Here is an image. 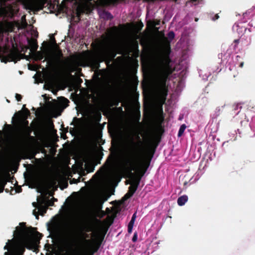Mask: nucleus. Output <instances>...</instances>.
<instances>
[{
    "label": "nucleus",
    "mask_w": 255,
    "mask_h": 255,
    "mask_svg": "<svg viewBox=\"0 0 255 255\" xmlns=\"http://www.w3.org/2000/svg\"><path fill=\"white\" fill-rule=\"evenodd\" d=\"M174 36H175V34L173 31H170L168 34V37L171 40L173 39L174 38Z\"/></svg>",
    "instance_id": "obj_9"
},
{
    "label": "nucleus",
    "mask_w": 255,
    "mask_h": 255,
    "mask_svg": "<svg viewBox=\"0 0 255 255\" xmlns=\"http://www.w3.org/2000/svg\"><path fill=\"white\" fill-rule=\"evenodd\" d=\"M186 128V126L185 124H183L180 126L179 131H178V137H180L182 135V134L184 132Z\"/></svg>",
    "instance_id": "obj_7"
},
{
    "label": "nucleus",
    "mask_w": 255,
    "mask_h": 255,
    "mask_svg": "<svg viewBox=\"0 0 255 255\" xmlns=\"http://www.w3.org/2000/svg\"><path fill=\"white\" fill-rule=\"evenodd\" d=\"M244 62H241L240 65V67L242 68L244 66Z\"/></svg>",
    "instance_id": "obj_16"
},
{
    "label": "nucleus",
    "mask_w": 255,
    "mask_h": 255,
    "mask_svg": "<svg viewBox=\"0 0 255 255\" xmlns=\"http://www.w3.org/2000/svg\"><path fill=\"white\" fill-rule=\"evenodd\" d=\"M188 197L187 195H183L179 197L177 199L178 205L180 206H183L187 202Z\"/></svg>",
    "instance_id": "obj_6"
},
{
    "label": "nucleus",
    "mask_w": 255,
    "mask_h": 255,
    "mask_svg": "<svg viewBox=\"0 0 255 255\" xmlns=\"http://www.w3.org/2000/svg\"><path fill=\"white\" fill-rule=\"evenodd\" d=\"M79 65H82V66H85V64H82V63H81V62H80V63H79Z\"/></svg>",
    "instance_id": "obj_17"
},
{
    "label": "nucleus",
    "mask_w": 255,
    "mask_h": 255,
    "mask_svg": "<svg viewBox=\"0 0 255 255\" xmlns=\"http://www.w3.org/2000/svg\"><path fill=\"white\" fill-rule=\"evenodd\" d=\"M121 202H117V201H113V221L116 216V214L120 212L121 211Z\"/></svg>",
    "instance_id": "obj_4"
},
{
    "label": "nucleus",
    "mask_w": 255,
    "mask_h": 255,
    "mask_svg": "<svg viewBox=\"0 0 255 255\" xmlns=\"http://www.w3.org/2000/svg\"><path fill=\"white\" fill-rule=\"evenodd\" d=\"M116 1H117V0H113V4H114V3L116 2Z\"/></svg>",
    "instance_id": "obj_18"
},
{
    "label": "nucleus",
    "mask_w": 255,
    "mask_h": 255,
    "mask_svg": "<svg viewBox=\"0 0 255 255\" xmlns=\"http://www.w3.org/2000/svg\"><path fill=\"white\" fill-rule=\"evenodd\" d=\"M37 45L35 43H33L31 45V50L34 51L37 48Z\"/></svg>",
    "instance_id": "obj_12"
},
{
    "label": "nucleus",
    "mask_w": 255,
    "mask_h": 255,
    "mask_svg": "<svg viewBox=\"0 0 255 255\" xmlns=\"http://www.w3.org/2000/svg\"><path fill=\"white\" fill-rule=\"evenodd\" d=\"M114 109L113 108V111ZM114 116L113 115V195L115 192L114 180L117 176L118 183L120 182L123 176L130 179V186L129 191L124 198L125 200L130 198L136 190L139 184L141 177L145 173L147 167L143 170L144 163L142 162L140 166L135 164L134 159L131 154L122 155L119 158L116 167H114Z\"/></svg>",
    "instance_id": "obj_1"
},
{
    "label": "nucleus",
    "mask_w": 255,
    "mask_h": 255,
    "mask_svg": "<svg viewBox=\"0 0 255 255\" xmlns=\"http://www.w3.org/2000/svg\"><path fill=\"white\" fill-rule=\"evenodd\" d=\"M161 118V121H163V119H162V118Z\"/></svg>",
    "instance_id": "obj_20"
},
{
    "label": "nucleus",
    "mask_w": 255,
    "mask_h": 255,
    "mask_svg": "<svg viewBox=\"0 0 255 255\" xmlns=\"http://www.w3.org/2000/svg\"><path fill=\"white\" fill-rule=\"evenodd\" d=\"M15 98L17 100V101H19L20 99H21V97L19 95H18V94H16L15 95Z\"/></svg>",
    "instance_id": "obj_13"
},
{
    "label": "nucleus",
    "mask_w": 255,
    "mask_h": 255,
    "mask_svg": "<svg viewBox=\"0 0 255 255\" xmlns=\"http://www.w3.org/2000/svg\"><path fill=\"white\" fill-rule=\"evenodd\" d=\"M56 52L57 53V56H60V55H61L60 52L58 50H57Z\"/></svg>",
    "instance_id": "obj_15"
},
{
    "label": "nucleus",
    "mask_w": 255,
    "mask_h": 255,
    "mask_svg": "<svg viewBox=\"0 0 255 255\" xmlns=\"http://www.w3.org/2000/svg\"><path fill=\"white\" fill-rule=\"evenodd\" d=\"M113 106L114 105V67H113Z\"/></svg>",
    "instance_id": "obj_10"
},
{
    "label": "nucleus",
    "mask_w": 255,
    "mask_h": 255,
    "mask_svg": "<svg viewBox=\"0 0 255 255\" xmlns=\"http://www.w3.org/2000/svg\"><path fill=\"white\" fill-rule=\"evenodd\" d=\"M171 73V70L164 63L161 56H156L151 60L148 67L149 79L156 88L162 102H164L167 95L166 81Z\"/></svg>",
    "instance_id": "obj_2"
},
{
    "label": "nucleus",
    "mask_w": 255,
    "mask_h": 255,
    "mask_svg": "<svg viewBox=\"0 0 255 255\" xmlns=\"http://www.w3.org/2000/svg\"><path fill=\"white\" fill-rule=\"evenodd\" d=\"M61 100H62V102L65 104H66L67 102V100L65 98H62L61 99Z\"/></svg>",
    "instance_id": "obj_14"
},
{
    "label": "nucleus",
    "mask_w": 255,
    "mask_h": 255,
    "mask_svg": "<svg viewBox=\"0 0 255 255\" xmlns=\"http://www.w3.org/2000/svg\"><path fill=\"white\" fill-rule=\"evenodd\" d=\"M113 29V47H114V32L116 31V27L113 26L112 28ZM116 56V54L114 53V51H113V59Z\"/></svg>",
    "instance_id": "obj_8"
},
{
    "label": "nucleus",
    "mask_w": 255,
    "mask_h": 255,
    "mask_svg": "<svg viewBox=\"0 0 255 255\" xmlns=\"http://www.w3.org/2000/svg\"><path fill=\"white\" fill-rule=\"evenodd\" d=\"M21 247H25L28 249H33L35 245L33 240L31 238H26L21 242L15 241H9L4 247V249L8 251H15L17 248Z\"/></svg>",
    "instance_id": "obj_3"
},
{
    "label": "nucleus",
    "mask_w": 255,
    "mask_h": 255,
    "mask_svg": "<svg viewBox=\"0 0 255 255\" xmlns=\"http://www.w3.org/2000/svg\"><path fill=\"white\" fill-rule=\"evenodd\" d=\"M136 213L135 212L132 215L131 219L129 223H128V233L129 234H130L132 232L133 225H134L135 219L136 218Z\"/></svg>",
    "instance_id": "obj_5"
},
{
    "label": "nucleus",
    "mask_w": 255,
    "mask_h": 255,
    "mask_svg": "<svg viewBox=\"0 0 255 255\" xmlns=\"http://www.w3.org/2000/svg\"><path fill=\"white\" fill-rule=\"evenodd\" d=\"M137 240V233H135L132 237V241L133 242H136Z\"/></svg>",
    "instance_id": "obj_11"
},
{
    "label": "nucleus",
    "mask_w": 255,
    "mask_h": 255,
    "mask_svg": "<svg viewBox=\"0 0 255 255\" xmlns=\"http://www.w3.org/2000/svg\"><path fill=\"white\" fill-rule=\"evenodd\" d=\"M111 128H110V126H109V132H111Z\"/></svg>",
    "instance_id": "obj_19"
}]
</instances>
